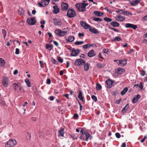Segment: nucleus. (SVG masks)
Masks as SVG:
<instances>
[{
  "instance_id": "obj_1",
  "label": "nucleus",
  "mask_w": 147,
  "mask_h": 147,
  "mask_svg": "<svg viewBox=\"0 0 147 147\" xmlns=\"http://www.w3.org/2000/svg\"><path fill=\"white\" fill-rule=\"evenodd\" d=\"M78 11L80 12H83L86 11L84 4L81 3H77L75 5Z\"/></svg>"
},
{
  "instance_id": "obj_2",
  "label": "nucleus",
  "mask_w": 147,
  "mask_h": 147,
  "mask_svg": "<svg viewBox=\"0 0 147 147\" xmlns=\"http://www.w3.org/2000/svg\"><path fill=\"white\" fill-rule=\"evenodd\" d=\"M17 144L16 141L15 140L10 139L5 144L6 147H13Z\"/></svg>"
},
{
  "instance_id": "obj_3",
  "label": "nucleus",
  "mask_w": 147,
  "mask_h": 147,
  "mask_svg": "<svg viewBox=\"0 0 147 147\" xmlns=\"http://www.w3.org/2000/svg\"><path fill=\"white\" fill-rule=\"evenodd\" d=\"M67 16L69 18H72L76 16L75 11L73 9H69L68 10Z\"/></svg>"
},
{
  "instance_id": "obj_4",
  "label": "nucleus",
  "mask_w": 147,
  "mask_h": 147,
  "mask_svg": "<svg viewBox=\"0 0 147 147\" xmlns=\"http://www.w3.org/2000/svg\"><path fill=\"white\" fill-rule=\"evenodd\" d=\"M13 86L14 89L18 92L22 91L24 92V90L23 88L20 86H19L18 84L16 83H13Z\"/></svg>"
},
{
  "instance_id": "obj_5",
  "label": "nucleus",
  "mask_w": 147,
  "mask_h": 147,
  "mask_svg": "<svg viewBox=\"0 0 147 147\" xmlns=\"http://www.w3.org/2000/svg\"><path fill=\"white\" fill-rule=\"evenodd\" d=\"M91 136L90 135L88 132H84V134L82 135L80 137V138L86 141L88 140V139Z\"/></svg>"
},
{
  "instance_id": "obj_6",
  "label": "nucleus",
  "mask_w": 147,
  "mask_h": 147,
  "mask_svg": "<svg viewBox=\"0 0 147 147\" xmlns=\"http://www.w3.org/2000/svg\"><path fill=\"white\" fill-rule=\"evenodd\" d=\"M85 63V62L81 59H77L74 62V64L77 66H82Z\"/></svg>"
},
{
  "instance_id": "obj_7",
  "label": "nucleus",
  "mask_w": 147,
  "mask_h": 147,
  "mask_svg": "<svg viewBox=\"0 0 147 147\" xmlns=\"http://www.w3.org/2000/svg\"><path fill=\"white\" fill-rule=\"evenodd\" d=\"M36 22V21L35 17L29 18L27 21V23L30 25H34Z\"/></svg>"
},
{
  "instance_id": "obj_8",
  "label": "nucleus",
  "mask_w": 147,
  "mask_h": 147,
  "mask_svg": "<svg viewBox=\"0 0 147 147\" xmlns=\"http://www.w3.org/2000/svg\"><path fill=\"white\" fill-rule=\"evenodd\" d=\"M114 82L110 79H107L106 81V84L107 85V87L108 88H111L113 86Z\"/></svg>"
},
{
  "instance_id": "obj_9",
  "label": "nucleus",
  "mask_w": 147,
  "mask_h": 147,
  "mask_svg": "<svg viewBox=\"0 0 147 147\" xmlns=\"http://www.w3.org/2000/svg\"><path fill=\"white\" fill-rule=\"evenodd\" d=\"M9 81V80L8 78L6 77L3 78L2 80V83L5 87H7L8 86Z\"/></svg>"
},
{
  "instance_id": "obj_10",
  "label": "nucleus",
  "mask_w": 147,
  "mask_h": 147,
  "mask_svg": "<svg viewBox=\"0 0 147 147\" xmlns=\"http://www.w3.org/2000/svg\"><path fill=\"white\" fill-rule=\"evenodd\" d=\"M55 33L58 35L61 36H63L67 34L66 31H62L60 30H57L55 31Z\"/></svg>"
},
{
  "instance_id": "obj_11",
  "label": "nucleus",
  "mask_w": 147,
  "mask_h": 147,
  "mask_svg": "<svg viewBox=\"0 0 147 147\" xmlns=\"http://www.w3.org/2000/svg\"><path fill=\"white\" fill-rule=\"evenodd\" d=\"M125 18L121 15H119L115 17V19L116 20L118 21L123 22L125 20Z\"/></svg>"
},
{
  "instance_id": "obj_12",
  "label": "nucleus",
  "mask_w": 147,
  "mask_h": 147,
  "mask_svg": "<svg viewBox=\"0 0 147 147\" xmlns=\"http://www.w3.org/2000/svg\"><path fill=\"white\" fill-rule=\"evenodd\" d=\"M125 26L126 28H132L134 30H136L137 28V25L130 23H126Z\"/></svg>"
},
{
  "instance_id": "obj_13",
  "label": "nucleus",
  "mask_w": 147,
  "mask_h": 147,
  "mask_svg": "<svg viewBox=\"0 0 147 147\" xmlns=\"http://www.w3.org/2000/svg\"><path fill=\"white\" fill-rule=\"evenodd\" d=\"M80 23L81 25L85 29H87L89 28L90 29L91 28V26L87 24L83 21H81Z\"/></svg>"
},
{
  "instance_id": "obj_14",
  "label": "nucleus",
  "mask_w": 147,
  "mask_h": 147,
  "mask_svg": "<svg viewBox=\"0 0 147 147\" xmlns=\"http://www.w3.org/2000/svg\"><path fill=\"white\" fill-rule=\"evenodd\" d=\"M80 50L79 49H77L75 50L74 49H72L71 56H76L78 55L79 53Z\"/></svg>"
},
{
  "instance_id": "obj_15",
  "label": "nucleus",
  "mask_w": 147,
  "mask_h": 147,
  "mask_svg": "<svg viewBox=\"0 0 147 147\" xmlns=\"http://www.w3.org/2000/svg\"><path fill=\"white\" fill-rule=\"evenodd\" d=\"M78 97L80 99V100H81L82 101L85 103V100H84V97L82 95V92L81 90H79L78 91Z\"/></svg>"
},
{
  "instance_id": "obj_16",
  "label": "nucleus",
  "mask_w": 147,
  "mask_h": 147,
  "mask_svg": "<svg viewBox=\"0 0 147 147\" xmlns=\"http://www.w3.org/2000/svg\"><path fill=\"white\" fill-rule=\"evenodd\" d=\"M68 4L63 2L61 3V9L63 11H66L68 8Z\"/></svg>"
},
{
  "instance_id": "obj_17",
  "label": "nucleus",
  "mask_w": 147,
  "mask_h": 147,
  "mask_svg": "<svg viewBox=\"0 0 147 147\" xmlns=\"http://www.w3.org/2000/svg\"><path fill=\"white\" fill-rule=\"evenodd\" d=\"M127 64V61L125 59L120 60L119 63H118L119 65L124 66Z\"/></svg>"
},
{
  "instance_id": "obj_18",
  "label": "nucleus",
  "mask_w": 147,
  "mask_h": 147,
  "mask_svg": "<svg viewBox=\"0 0 147 147\" xmlns=\"http://www.w3.org/2000/svg\"><path fill=\"white\" fill-rule=\"evenodd\" d=\"M141 0H135L132 1L130 2V4L132 6H136L140 3Z\"/></svg>"
},
{
  "instance_id": "obj_19",
  "label": "nucleus",
  "mask_w": 147,
  "mask_h": 147,
  "mask_svg": "<svg viewBox=\"0 0 147 147\" xmlns=\"http://www.w3.org/2000/svg\"><path fill=\"white\" fill-rule=\"evenodd\" d=\"M125 70L123 68H118L116 69L115 72L116 74H122L124 72Z\"/></svg>"
},
{
  "instance_id": "obj_20",
  "label": "nucleus",
  "mask_w": 147,
  "mask_h": 147,
  "mask_svg": "<svg viewBox=\"0 0 147 147\" xmlns=\"http://www.w3.org/2000/svg\"><path fill=\"white\" fill-rule=\"evenodd\" d=\"M140 95L139 94L135 96L133 99L132 102L134 103H136V102L138 101V99L140 98Z\"/></svg>"
},
{
  "instance_id": "obj_21",
  "label": "nucleus",
  "mask_w": 147,
  "mask_h": 147,
  "mask_svg": "<svg viewBox=\"0 0 147 147\" xmlns=\"http://www.w3.org/2000/svg\"><path fill=\"white\" fill-rule=\"evenodd\" d=\"M53 13H54L57 14L59 12V9L57 5L53 6Z\"/></svg>"
},
{
  "instance_id": "obj_22",
  "label": "nucleus",
  "mask_w": 147,
  "mask_h": 147,
  "mask_svg": "<svg viewBox=\"0 0 147 147\" xmlns=\"http://www.w3.org/2000/svg\"><path fill=\"white\" fill-rule=\"evenodd\" d=\"M54 21L53 22L54 24L56 26H60L61 25V21L60 19H54Z\"/></svg>"
},
{
  "instance_id": "obj_23",
  "label": "nucleus",
  "mask_w": 147,
  "mask_h": 147,
  "mask_svg": "<svg viewBox=\"0 0 147 147\" xmlns=\"http://www.w3.org/2000/svg\"><path fill=\"white\" fill-rule=\"evenodd\" d=\"M88 56L90 57H92L95 55V54L94 53V51L93 49H92L88 53Z\"/></svg>"
},
{
  "instance_id": "obj_24",
  "label": "nucleus",
  "mask_w": 147,
  "mask_h": 147,
  "mask_svg": "<svg viewBox=\"0 0 147 147\" xmlns=\"http://www.w3.org/2000/svg\"><path fill=\"white\" fill-rule=\"evenodd\" d=\"M78 135L77 134H71L69 135V138H71L73 140H77L78 139Z\"/></svg>"
},
{
  "instance_id": "obj_25",
  "label": "nucleus",
  "mask_w": 147,
  "mask_h": 147,
  "mask_svg": "<svg viewBox=\"0 0 147 147\" xmlns=\"http://www.w3.org/2000/svg\"><path fill=\"white\" fill-rule=\"evenodd\" d=\"M89 31L92 33H94L95 34H98L99 33V32L98 30L95 28L89 29Z\"/></svg>"
},
{
  "instance_id": "obj_26",
  "label": "nucleus",
  "mask_w": 147,
  "mask_h": 147,
  "mask_svg": "<svg viewBox=\"0 0 147 147\" xmlns=\"http://www.w3.org/2000/svg\"><path fill=\"white\" fill-rule=\"evenodd\" d=\"M93 13L98 16H101L104 15V13H103L98 11H94Z\"/></svg>"
},
{
  "instance_id": "obj_27",
  "label": "nucleus",
  "mask_w": 147,
  "mask_h": 147,
  "mask_svg": "<svg viewBox=\"0 0 147 147\" xmlns=\"http://www.w3.org/2000/svg\"><path fill=\"white\" fill-rule=\"evenodd\" d=\"M129 109V104H127L124 107L122 110L121 111V112L122 113V112H123L124 111V112H126Z\"/></svg>"
},
{
  "instance_id": "obj_28",
  "label": "nucleus",
  "mask_w": 147,
  "mask_h": 147,
  "mask_svg": "<svg viewBox=\"0 0 147 147\" xmlns=\"http://www.w3.org/2000/svg\"><path fill=\"white\" fill-rule=\"evenodd\" d=\"M74 39V37L73 36H70L68 37L67 38H66L67 41L68 42H71L73 41Z\"/></svg>"
},
{
  "instance_id": "obj_29",
  "label": "nucleus",
  "mask_w": 147,
  "mask_h": 147,
  "mask_svg": "<svg viewBox=\"0 0 147 147\" xmlns=\"http://www.w3.org/2000/svg\"><path fill=\"white\" fill-rule=\"evenodd\" d=\"M110 25L113 27H117L119 26V24L116 22H113L110 23Z\"/></svg>"
},
{
  "instance_id": "obj_30",
  "label": "nucleus",
  "mask_w": 147,
  "mask_h": 147,
  "mask_svg": "<svg viewBox=\"0 0 147 147\" xmlns=\"http://www.w3.org/2000/svg\"><path fill=\"white\" fill-rule=\"evenodd\" d=\"M25 82L28 87H31V83L30 82L28 78H27L25 80Z\"/></svg>"
},
{
  "instance_id": "obj_31",
  "label": "nucleus",
  "mask_w": 147,
  "mask_h": 147,
  "mask_svg": "<svg viewBox=\"0 0 147 147\" xmlns=\"http://www.w3.org/2000/svg\"><path fill=\"white\" fill-rule=\"evenodd\" d=\"M53 48V46L51 44H47L46 45V48L49 50H51Z\"/></svg>"
},
{
  "instance_id": "obj_32",
  "label": "nucleus",
  "mask_w": 147,
  "mask_h": 147,
  "mask_svg": "<svg viewBox=\"0 0 147 147\" xmlns=\"http://www.w3.org/2000/svg\"><path fill=\"white\" fill-rule=\"evenodd\" d=\"M5 64V62L4 60L1 58H0V66L1 67H3Z\"/></svg>"
},
{
  "instance_id": "obj_33",
  "label": "nucleus",
  "mask_w": 147,
  "mask_h": 147,
  "mask_svg": "<svg viewBox=\"0 0 147 147\" xmlns=\"http://www.w3.org/2000/svg\"><path fill=\"white\" fill-rule=\"evenodd\" d=\"M64 128H61L59 130V135L61 136L62 137L64 135Z\"/></svg>"
},
{
  "instance_id": "obj_34",
  "label": "nucleus",
  "mask_w": 147,
  "mask_h": 147,
  "mask_svg": "<svg viewBox=\"0 0 147 147\" xmlns=\"http://www.w3.org/2000/svg\"><path fill=\"white\" fill-rule=\"evenodd\" d=\"M128 89L127 87H125L123 90L121 92V94L122 95H124L128 91Z\"/></svg>"
},
{
  "instance_id": "obj_35",
  "label": "nucleus",
  "mask_w": 147,
  "mask_h": 147,
  "mask_svg": "<svg viewBox=\"0 0 147 147\" xmlns=\"http://www.w3.org/2000/svg\"><path fill=\"white\" fill-rule=\"evenodd\" d=\"M84 64V69L86 71H87L89 69L90 65L88 63H86Z\"/></svg>"
},
{
  "instance_id": "obj_36",
  "label": "nucleus",
  "mask_w": 147,
  "mask_h": 147,
  "mask_svg": "<svg viewBox=\"0 0 147 147\" xmlns=\"http://www.w3.org/2000/svg\"><path fill=\"white\" fill-rule=\"evenodd\" d=\"M121 40V39L120 38V37L119 36H117L115 37L114 38L111 40L113 42L114 41H119Z\"/></svg>"
},
{
  "instance_id": "obj_37",
  "label": "nucleus",
  "mask_w": 147,
  "mask_h": 147,
  "mask_svg": "<svg viewBox=\"0 0 147 147\" xmlns=\"http://www.w3.org/2000/svg\"><path fill=\"white\" fill-rule=\"evenodd\" d=\"M105 65L104 63L101 64L100 63H98L97 64L96 66L97 67L99 68H102L105 66Z\"/></svg>"
},
{
  "instance_id": "obj_38",
  "label": "nucleus",
  "mask_w": 147,
  "mask_h": 147,
  "mask_svg": "<svg viewBox=\"0 0 147 147\" xmlns=\"http://www.w3.org/2000/svg\"><path fill=\"white\" fill-rule=\"evenodd\" d=\"M18 12L20 15H22L24 14V11L23 8H20L18 10Z\"/></svg>"
},
{
  "instance_id": "obj_39",
  "label": "nucleus",
  "mask_w": 147,
  "mask_h": 147,
  "mask_svg": "<svg viewBox=\"0 0 147 147\" xmlns=\"http://www.w3.org/2000/svg\"><path fill=\"white\" fill-rule=\"evenodd\" d=\"M84 41H77L75 42V44L76 45H79L83 44L84 43Z\"/></svg>"
},
{
  "instance_id": "obj_40",
  "label": "nucleus",
  "mask_w": 147,
  "mask_h": 147,
  "mask_svg": "<svg viewBox=\"0 0 147 147\" xmlns=\"http://www.w3.org/2000/svg\"><path fill=\"white\" fill-rule=\"evenodd\" d=\"M0 104L2 106H4L5 105V102L3 99L0 98Z\"/></svg>"
},
{
  "instance_id": "obj_41",
  "label": "nucleus",
  "mask_w": 147,
  "mask_h": 147,
  "mask_svg": "<svg viewBox=\"0 0 147 147\" xmlns=\"http://www.w3.org/2000/svg\"><path fill=\"white\" fill-rule=\"evenodd\" d=\"M93 20L94 21L97 22H101L102 21V20L98 18L94 17L93 18Z\"/></svg>"
},
{
  "instance_id": "obj_42",
  "label": "nucleus",
  "mask_w": 147,
  "mask_h": 147,
  "mask_svg": "<svg viewBox=\"0 0 147 147\" xmlns=\"http://www.w3.org/2000/svg\"><path fill=\"white\" fill-rule=\"evenodd\" d=\"M50 0H44V2L43 4L45 6L47 5L49 3Z\"/></svg>"
},
{
  "instance_id": "obj_43",
  "label": "nucleus",
  "mask_w": 147,
  "mask_h": 147,
  "mask_svg": "<svg viewBox=\"0 0 147 147\" xmlns=\"http://www.w3.org/2000/svg\"><path fill=\"white\" fill-rule=\"evenodd\" d=\"M102 88L101 85L99 83L96 84V89L98 90H99Z\"/></svg>"
},
{
  "instance_id": "obj_44",
  "label": "nucleus",
  "mask_w": 147,
  "mask_h": 147,
  "mask_svg": "<svg viewBox=\"0 0 147 147\" xmlns=\"http://www.w3.org/2000/svg\"><path fill=\"white\" fill-rule=\"evenodd\" d=\"M44 2V0H42L41 1V2H38V4L40 7H44V4H43V2Z\"/></svg>"
},
{
  "instance_id": "obj_45",
  "label": "nucleus",
  "mask_w": 147,
  "mask_h": 147,
  "mask_svg": "<svg viewBox=\"0 0 147 147\" xmlns=\"http://www.w3.org/2000/svg\"><path fill=\"white\" fill-rule=\"evenodd\" d=\"M91 46V45L88 44L84 45L82 47L83 48L86 49L90 48Z\"/></svg>"
},
{
  "instance_id": "obj_46",
  "label": "nucleus",
  "mask_w": 147,
  "mask_h": 147,
  "mask_svg": "<svg viewBox=\"0 0 147 147\" xmlns=\"http://www.w3.org/2000/svg\"><path fill=\"white\" fill-rule=\"evenodd\" d=\"M2 33L3 35L4 38H5L7 34V32L5 30L3 29L2 30Z\"/></svg>"
},
{
  "instance_id": "obj_47",
  "label": "nucleus",
  "mask_w": 147,
  "mask_h": 147,
  "mask_svg": "<svg viewBox=\"0 0 147 147\" xmlns=\"http://www.w3.org/2000/svg\"><path fill=\"white\" fill-rule=\"evenodd\" d=\"M123 14L125 15H128L129 14H130L131 15H132V14L131 13H130L127 11H123Z\"/></svg>"
},
{
  "instance_id": "obj_48",
  "label": "nucleus",
  "mask_w": 147,
  "mask_h": 147,
  "mask_svg": "<svg viewBox=\"0 0 147 147\" xmlns=\"http://www.w3.org/2000/svg\"><path fill=\"white\" fill-rule=\"evenodd\" d=\"M32 89H33V91L34 92V93H37V89L36 86H35L34 85L33 86Z\"/></svg>"
},
{
  "instance_id": "obj_49",
  "label": "nucleus",
  "mask_w": 147,
  "mask_h": 147,
  "mask_svg": "<svg viewBox=\"0 0 147 147\" xmlns=\"http://www.w3.org/2000/svg\"><path fill=\"white\" fill-rule=\"evenodd\" d=\"M26 138L27 140H30V138L31 136L30 134L28 132H26Z\"/></svg>"
},
{
  "instance_id": "obj_50",
  "label": "nucleus",
  "mask_w": 147,
  "mask_h": 147,
  "mask_svg": "<svg viewBox=\"0 0 147 147\" xmlns=\"http://www.w3.org/2000/svg\"><path fill=\"white\" fill-rule=\"evenodd\" d=\"M104 20L106 21L111 22L112 21V20L111 18H104Z\"/></svg>"
},
{
  "instance_id": "obj_51",
  "label": "nucleus",
  "mask_w": 147,
  "mask_h": 147,
  "mask_svg": "<svg viewBox=\"0 0 147 147\" xmlns=\"http://www.w3.org/2000/svg\"><path fill=\"white\" fill-rule=\"evenodd\" d=\"M57 59L58 61L60 63H62L63 62V59L60 57H57Z\"/></svg>"
},
{
  "instance_id": "obj_52",
  "label": "nucleus",
  "mask_w": 147,
  "mask_h": 147,
  "mask_svg": "<svg viewBox=\"0 0 147 147\" xmlns=\"http://www.w3.org/2000/svg\"><path fill=\"white\" fill-rule=\"evenodd\" d=\"M91 98L95 102H96L97 100V98L95 96L92 95L91 96Z\"/></svg>"
},
{
  "instance_id": "obj_53",
  "label": "nucleus",
  "mask_w": 147,
  "mask_h": 147,
  "mask_svg": "<svg viewBox=\"0 0 147 147\" xmlns=\"http://www.w3.org/2000/svg\"><path fill=\"white\" fill-rule=\"evenodd\" d=\"M123 10L121 9H118L117 10L116 12L117 13H120V14H123Z\"/></svg>"
},
{
  "instance_id": "obj_54",
  "label": "nucleus",
  "mask_w": 147,
  "mask_h": 147,
  "mask_svg": "<svg viewBox=\"0 0 147 147\" xmlns=\"http://www.w3.org/2000/svg\"><path fill=\"white\" fill-rule=\"evenodd\" d=\"M103 51L105 53L108 54L109 52L108 49H104L103 50Z\"/></svg>"
},
{
  "instance_id": "obj_55",
  "label": "nucleus",
  "mask_w": 147,
  "mask_h": 147,
  "mask_svg": "<svg viewBox=\"0 0 147 147\" xmlns=\"http://www.w3.org/2000/svg\"><path fill=\"white\" fill-rule=\"evenodd\" d=\"M73 117H74V119H77L78 118V114L75 113L74 114Z\"/></svg>"
},
{
  "instance_id": "obj_56",
  "label": "nucleus",
  "mask_w": 147,
  "mask_h": 147,
  "mask_svg": "<svg viewBox=\"0 0 147 147\" xmlns=\"http://www.w3.org/2000/svg\"><path fill=\"white\" fill-rule=\"evenodd\" d=\"M115 135L116 137L117 138H119L121 136L120 134L119 133H116L115 134Z\"/></svg>"
},
{
  "instance_id": "obj_57",
  "label": "nucleus",
  "mask_w": 147,
  "mask_h": 147,
  "mask_svg": "<svg viewBox=\"0 0 147 147\" xmlns=\"http://www.w3.org/2000/svg\"><path fill=\"white\" fill-rule=\"evenodd\" d=\"M139 87L141 90L143 88V86H142V82H141L139 83Z\"/></svg>"
},
{
  "instance_id": "obj_58",
  "label": "nucleus",
  "mask_w": 147,
  "mask_h": 147,
  "mask_svg": "<svg viewBox=\"0 0 147 147\" xmlns=\"http://www.w3.org/2000/svg\"><path fill=\"white\" fill-rule=\"evenodd\" d=\"M121 98H120L117 100L116 101L115 103L118 104H119L121 101Z\"/></svg>"
},
{
  "instance_id": "obj_59",
  "label": "nucleus",
  "mask_w": 147,
  "mask_h": 147,
  "mask_svg": "<svg viewBox=\"0 0 147 147\" xmlns=\"http://www.w3.org/2000/svg\"><path fill=\"white\" fill-rule=\"evenodd\" d=\"M52 63L54 64H57L58 63V62L55 59H53L52 60Z\"/></svg>"
},
{
  "instance_id": "obj_60",
  "label": "nucleus",
  "mask_w": 147,
  "mask_h": 147,
  "mask_svg": "<svg viewBox=\"0 0 147 147\" xmlns=\"http://www.w3.org/2000/svg\"><path fill=\"white\" fill-rule=\"evenodd\" d=\"M15 53L17 55H18L19 54V50L18 49H16Z\"/></svg>"
},
{
  "instance_id": "obj_61",
  "label": "nucleus",
  "mask_w": 147,
  "mask_h": 147,
  "mask_svg": "<svg viewBox=\"0 0 147 147\" xmlns=\"http://www.w3.org/2000/svg\"><path fill=\"white\" fill-rule=\"evenodd\" d=\"M46 83L47 84H50L51 83V80L49 79H48L47 80Z\"/></svg>"
},
{
  "instance_id": "obj_62",
  "label": "nucleus",
  "mask_w": 147,
  "mask_h": 147,
  "mask_svg": "<svg viewBox=\"0 0 147 147\" xmlns=\"http://www.w3.org/2000/svg\"><path fill=\"white\" fill-rule=\"evenodd\" d=\"M147 138L146 136H144V138L140 140V142L142 143H143L145 140Z\"/></svg>"
},
{
  "instance_id": "obj_63",
  "label": "nucleus",
  "mask_w": 147,
  "mask_h": 147,
  "mask_svg": "<svg viewBox=\"0 0 147 147\" xmlns=\"http://www.w3.org/2000/svg\"><path fill=\"white\" fill-rule=\"evenodd\" d=\"M78 36L79 37H80L81 36H84V33H79L78 34Z\"/></svg>"
},
{
  "instance_id": "obj_64",
  "label": "nucleus",
  "mask_w": 147,
  "mask_h": 147,
  "mask_svg": "<svg viewBox=\"0 0 147 147\" xmlns=\"http://www.w3.org/2000/svg\"><path fill=\"white\" fill-rule=\"evenodd\" d=\"M63 96L69 99V94H65L63 95Z\"/></svg>"
}]
</instances>
